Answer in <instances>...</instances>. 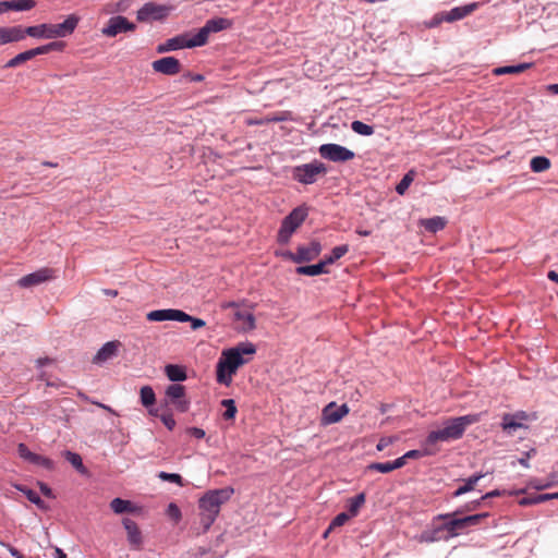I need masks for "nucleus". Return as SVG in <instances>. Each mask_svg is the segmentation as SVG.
Returning a JSON list of instances; mask_svg holds the SVG:
<instances>
[{
    "instance_id": "49",
    "label": "nucleus",
    "mask_w": 558,
    "mask_h": 558,
    "mask_svg": "<svg viewBox=\"0 0 558 558\" xmlns=\"http://www.w3.org/2000/svg\"><path fill=\"white\" fill-rule=\"evenodd\" d=\"M158 477L162 481L172 482L178 484L179 486H183V478L180 474L177 473H167V472H159Z\"/></svg>"
},
{
    "instance_id": "48",
    "label": "nucleus",
    "mask_w": 558,
    "mask_h": 558,
    "mask_svg": "<svg viewBox=\"0 0 558 558\" xmlns=\"http://www.w3.org/2000/svg\"><path fill=\"white\" fill-rule=\"evenodd\" d=\"M221 404L226 408V411L223 412V418L225 420L233 418L236 413V408H235L234 401L232 399H225V400H222Z\"/></svg>"
},
{
    "instance_id": "54",
    "label": "nucleus",
    "mask_w": 558,
    "mask_h": 558,
    "mask_svg": "<svg viewBox=\"0 0 558 558\" xmlns=\"http://www.w3.org/2000/svg\"><path fill=\"white\" fill-rule=\"evenodd\" d=\"M535 453L536 449L532 448L530 451L524 452L523 456L518 460V462L524 468H530L529 460Z\"/></svg>"
},
{
    "instance_id": "2",
    "label": "nucleus",
    "mask_w": 558,
    "mask_h": 558,
    "mask_svg": "<svg viewBox=\"0 0 558 558\" xmlns=\"http://www.w3.org/2000/svg\"><path fill=\"white\" fill-rule=\"evenodd\" d=\"M233 493L232 488L226 487L207 492L198 500L199 523L202 532L205 533L215 522L219 514L221 505L228 501Z\"/></svg>"
},
{
    "instance_id": "12",
    "label": "nucleus",
    "mask_w": 558,
    "mask_h": 558,
    "mask_svg": "<svg viewBox=\"0 0 558 558\" xmlns=\"http://www.w3.org/2000/svg\"><path fill=\"white\" fill-rule=\"evenodd\" d=\"M56 278V271L51 268H41L35 272L23 276L17 280L21 288H31Z\"/></svg>"
},
{
    "instance_id": "58",
    "label": "nucleus",
    "mask_w": 558,
    "mask_h": 558,
    "mask_svg": "<svg viewBox=\"0 0 558 558\" xmlns=\"http://www.w3.org/2000/svg\"><path fill=\"white\" fill-rule=\"evenodd\" d=\"M391 462V465H392V470H397V469H401L402 466L405 465L407 463V459L403 456L399 457L398 459L393 460V461H390Z\"/></svg>"
},
{
    "instance_id": "41",
    "label": "nucleus",
    "mask_w": 558,
    "mask_h": 558,
    "mask_svg": "<svg viewBox=\"0 0 558 558\" xmlns=\"http://www.w3.org/2000/svg\"><path fill=\"white\" fill-rule=\"evenodd\" d=\"M351 129L356 134L364 135V136H371L374 134V126L366 124L359 120H355L351 123Z\"/></svg>"
},
{
    "instance_id": "57",
    "label": "nucleus",
    "mask_w": 558,
    "mask_h": 558,
    "mask_svg": "<svg viewBox=\"0 0 558 558\" xmlns=\"http://www.w3.org/2000/svg\"><path fill=\"white\" fill-rule=\"evenodd\" d=\"M392 442V439L389 437H383L379 439V441L376 445V449L378 451H383L385 448H387Z\"/></svg>"
},
{
    "instance_id": "1",
    "label": "nucleus",
    "mask_w": 558,
    "mask_h": 558,
    "mask_svg": "<svg viewBox=\"0 0 558 558\" xmlns=\"http://www.w3.org/2000/svg\"><path fill=\"white\" fill-rule=\"evenodd\" d=\"M480 421L478 414H468L463 416L452 417L444 423L439 429L432 430L426 436L423 445L434 447L438 441L448 442L460 439L466 427Z\"/></svg>"
},
{
    "instance_id": "37",
    "label": "nucleus",
    "mask_w": 558,
    "mask_h": 558,
    "mask_svg": "<svg viewBox=\"0 0 558 558\" xmlns=\"http://www.w3.org/2000/svg\"><path fill=\"white\" fill-rule=\"evenodd\" d=\"M415 174H416L415 171L412 169V170H409L403 175V178L400 180V182L396 185V192L399 195H403L407 192V190L409 189L411 183L414 181Z\"/></svg>"
},
{
    "instance_id": "16",
    "label": "nucleus",
    "mask_w": 558,
    "mask_h": 558,
    "mask_svg": "<svg viewBox=\"0 0 558 558\" xmlns=\"http://www.w3.org/2000/svg\"><path fill=\"white\" fill-rule=\"evenodd\" d=\"M349 413V408L345 403L337 405L330 402L323 409L322 422L325 425L338 423Z\"/></svg>"
},
{
    "instance_id": "61",
    "label": "nucleus",
    "mask_w": 558,
    "mask_h": 558,
    "mask_svg": "<svg viewBox=\"0 0 558 558\" xmlns=\"http://www.w3.org/2000/svg\"><path fill=\"white\" fill-rule=\"evenodd\" d=\"M255 328V318L253 314L246 313V331Z\"/></svg>"
},
{
    "instance_id": "4",
    "label": "nucleus",
    "mask_w": 558,
    "mask_h": 558,
    "mask_svg": "<svg viewBox=\"0 0 558 558\" xmlns=\"http://www.w3.org/2000/svg\"><path fill=\"white\" fill-rule=\"evenodd\" d=\"M78 22L80 17L75 14H71L64 22L59 24H40L25 27V34L34 38H62L71 35L75 31Z\"/></svg>"
},
{
    "instance_id": "17",
    "label": "nucleus",
    "mask_w": 558,
    "mask_h": 558,
    "mask_svg": "<svg viewBox=\"0 0 558 558\" xmlns=\"http://www.w3.org/2000/svg\"><path fill=\"white\" fill-rule=\"evenodd\" d=\"M527 417L529 415L524 411H518L513 414L506 413L502 415L501 427L509 435H513L519 428H527V426L523 424V421H526Z\"/></svg>"
},
{
    "instance_id": "44",
    "label": "nucleus",
    "mask_w": 558,
    "mask_h": 558,
    "mask_svg": "<svg viewBox=\"0 0 558 558\" xmlns=\"http://www.w3.org/2000/svg\"><path fill=\"white\" fill-rule=\"evenodd\" d=\"M9 2L13 11H28L36 5L35 0H10Z\"/></svg>"
},
{
    "instance_id": "21",
    "label": "nucleus",
    "mask_w": 558,
    "mask_h": 558,
    "mask_svg": "<svg viewBox=\"0 0 558 558\" xmlns=\"http://www.w3.org/2000/svg\"><path fill=\"white\" fill-rule=\"evenodd\" d=\"M147 319L149 322H165V320H177L185 319L184 312L181 310L167 308V310H156L151 311L147 314Z\"/></svg>"
},
{
    "instance_id": "63",
    "label": "nucleus",
    "mask_w": 558,
    "mask_h": 558,
    "mask_svg": "<svg viewBox=\"0 0 558 558\" xmlns=\"http://www.w3.org/2000/svg\"><path fill=\"white\" fill-rule=\"evenodd\" d=\"M547 278H548L550 281H553V282H555V283H557V284H558V272H557V271H555V270H550V271H548V274H547Z\"/></svg>"
},
{
    "instance_id": "39",
    "label": "nucleus",
    "mask_w": 558,
    "mask_h": 558,
    "mask_svg": "<svg viewBox=\"0 0 558 558\" xmlns=\"http://www.w3.org/2000/svg\"><path fill=\"white\" fill-rule=\"evenodd\" d=\"M16 488L22 492L23 494H25V496L27 497V499L35 504L38 508L40 509H46L47 506L45 504V501L38 496V494L32 489H28L27 487L25 486H21V485H17Z\"/></svg>"
},
{
    "instance_id": "26",
    "label": "nucleus",
    "mask_w": 558,
    "mask_h": 558,
    "mask_svg": "<svg viewBox=\"0 0 558 558\" xmlns=\"http://www.w3.org/2000/svg\"><path fill=\"white\" fill-rule=\"evenodd\" d=\"M484 505V501L481 500V498L478 499H475V500H472V501H469L462 506H460L459 508H457L453 512L451 513H441V514H438L436 517V519H449L451 517H456V515H462L466 512H473L477 509H480V507Z\"/></svg>"
},
{
    "instance_id": "13",
    "label": "nucleus",
    "mask_w": 558,
    "mask_h": 558,
    "mask_svg": "<svg viewBox=\"0 0 558 558\" xmlns=\"http://www.w3.org/2000/svg\"><path fill=\"white\" fill-rule=\"evenodd\" d=\"M480 7V2H472L462 7L452 8L448 12L441 13V17L436 20L432 25H438L441 21H446L448 23L456 22L464 19L465 16L472 14Z\"/></svg>"
},
{
    "instance_id": "25",
    "label": "nucleus",
    "mask_w": 558,
    "mask_h": 558,
    "mask_svg": "<svg viewBox=\"0 0 558 558\" xmlns=\"http://www.w3.org/2000/svg\"><path fill=\"white\" fill-rule=\"evenodd\" d=\"M120 345L121 343L119 341L105 343L94 356L93 362L99 364L112 359L117 355Z\"/></svg>"
},
{
    "instance_id": "24",
    "label": "nucleus",
    "mask_w": 558,
    "mask_h": 558,
    "mask_svg": "<svg viewBox=\"0 0 558 558\" xmlns=\"http://www.w3.org/2000/svg\"><path fill=\"white\" fill-rule=\"evenodd\" d=\"M436 517L434 518V521H436ZM444 522V529L446 531V535L448 536V541L457 537L460 535V533L466 527L464 526V523L460 515L451 517L449 519H442Z\"/></svg>"
},
{
    "instance_id": "27",
    "label": "nucleus",
    "mask_w": 558,
    "mask_h": 558,
    "mask_svg": "<svg viewBox=\"0 0 558 558\" xmlns=\"http://www.w3.org/2000/svg\"><path fill=\"white\" fill-rule=\"evenodd\" d=\"M484 476H485L484 473L477 472V473H474L473 475H471L470 477H468L465 480H462L463 481V485L458 487L452 493V497L457 498L459 496H462V495L473 490L475 485L478 483V481L482 480Z\"/></svg>"
},
{
    "instance_id": "10",
    "label": "nucleus",
    "mask_w": 558,
    "mask_h": 558,
    "mask_svg": "<svg viewBox=\"0 0 558 558\" xmlns=\"http://www.w3.org/2000/svg\"><path fill=\"white\" fill-rule=\"evenodd\" d=\"M165 402L179 412H186L190 408V401L185 396V387L180 384L170 385L166 390Z\"/></svg>"
},
{
    "instance_id": "62",
    "label": "nucleus",
    "mask_w": 558,
    "mask_h": 558,
    "mask_svg": "<svg viewBox=\"0 0 558 558\" xmlns=\"http://www.w3.org/2000/svg\"><path fill=\"white\" fill-rule=\"evenodd\" d=\"M256 352V347L252 342L246 341L245 353L246 355H253Z\"/></svg>"
},
{
    "instance_id": "29",
    "label": "nucleus",
    "mask_w": 558,
    "mask_h": 558,
    "mask_svg": "<svg viewBox=\"0 0 558 558\" xmlns=\"http://www.w3.org/2000/svg\"><path fill=\"white\" fill-rule=\"evenodd\" d=\"M420 225L429 233H437L442 230L447 225L445 217L435 216L432 218L422 219Z\"/></svg>"
},
{
    "instance_id": "23",
    "label": "nucleus",
    "mask_w": 558,
    "mask_h": 558,
    "mask_svg": "<svg viewBox=\"0 0 558 558\" xmlns=\"http://www.w3.org/2000/svg\"><path fill=\"white\" fill-rule=\"evenodd\" d=\"M122 523H123L124 529L126 530L129 543L133 547L140 548L143 544V538H142L141 530H140L138 525L136 524V522L129 518H125V519H123Z\"/></svg>"
},
{
    "instance_id": "42",
    "label": "nucleus",
    "mask_w": 558,
    "mask_h": 558,
    "mask_svg": "<svg viewBox=\"0 0 558 558\" xmlns=\"http://www.w3.org/2000/svg\"><path fill=\"white\" fill-rule=\"evenodd\" d=\"M64 457L80 473H86V468L84 466L82 458L78 453L65 451Z\"/></svg>"
},
{
    "instance_id": "19",
    "label": "nucleus",
    "mask_w": 558,
    "mask_h": 558,
    "mask_svg": "<svg viewBox=\"0 0 558 558\" xmlns=\"http://www.w3.org/2000/svg\"><path fill=\"white\" fill-rule=\"evenodd\" d=\"M151 68L157 73L165 75H175L181 71L182 64L174 57H163L161 59L155 60L151 63Z\"/></svg>"
},
{
    "instance_id": "9",
    "label": "nucleus",
    "mask_w": 558,
    "mask_h": 558,
    "mask_svg": "<svg viewBox=\"0 0 558 558\" xmlns=\"http://www.w3.org/2000/svg\"><path fill=\"white\" fill-rule=\"evenodd\" d=\"M170 13V8L155 2L145 3L136 13L138 22L148 23L154 21H162Z\"/></svg>"
},
{
    "instance_id": "53",
    "label": "nucleus",
    "mask_w": 558,
    "mask_h": 558,
    "mask_svg": "<svg viewBox=\"0 0 558 558\" xmlns=\"http://www.w3.org/2000/svg\"><path fill=\"white\" fill-rule=\"evenodd\" d=\"M161 422L165 424V426L169 429V430H172L175 426V421L172 416V414L170 413H162L159 415Z\"/></svg>"
},
{
    "instance_id": "46",
    "label": "nucleus",
    "mask_w": 558,
    "mask_h": 558,
    "mask_svg": "<svg viewBox=\"0 0 558 558\" xmlns=\"http://www.w3.org/2000/svg\"><path fill=\"white\" fill-rule=\"evenodd\" d=\"M425 449L424 450H418V449H413V450H409L404 453V457L407 460L409 459H420L426 454H434L436 452L435 449H433L432 447H426L424 446Z\"/></svg>"
},
{
    "instance_id": "34",
    "label": "nucleus",
    "mask_w": 558,
    "mask_h": 558,
    "mask_svg": "<svg viewBox=\"0 0 558 558\" xmlns=\"http://www.w3.org/2000/svg\"><path fill=\"white\" fill-rule=\"evenodd\" d=\"M348 252H349V245L348 244H342V245L335 246L331 250L330 255L329 256H325L323 262L325 263L326 266L327 265H331L335 262H337L338 259H340L342 256H344Z\"/></svg>"
},
{
    "instance_id": "28",
    "label": "nucleus",
    "mask_w": 558,
    "mask_h": 558,
    "mask_svg": "<svg viewBox=\"0 0 558 558\" xmlns=\"http://www.w3.org/2000/svg\"><path fill=\"white\" fill-rule=\"evenodd\" d=\"M551 499H558L557 493L535 494L532 496L523 497L519 500V505L522 507L533 506L542 502H546Z\"/></svg>"
},
{
    "instance_id": "52",
    "label": "nucleus",
    "mask_w": 558,
    "mask_h": 558,
    "mask_svg": "<svg viewBox=\"0 0 558 558\" xmlns=\"http://www.w3.org/2000/svg\"><path fill=\"white\" fill-rule=\"evenodd\" d=\"M167 514L175 523H178L181 520V518H182V513H181L180 508L175 504H173V502L169 504V506L167 508Z\"/></svg>"
},
{
    "instance_id": "50",
    "label": "nucleus",
    "mask_w": 558,
    "mask_h": 558,
    "mask_svg": "<svg viewBox=\"0 0 558 558\" xmlns=\"http://www.w3.org/2000/svg\"><path fill=\"white\" fill-rule=\"evenodd\" d=\"M352 518L348 512H340L337 514L329 524V530H333L336 527H340L345 524V522Z\"/></svg>"
},
{
    "instance_id": "11",
    "label": "nucleus",
    "mask_w": 558,
    "mask_h": 558,
    "mask_svg": "<svg viewBox=\"0 0 558 558\" xmlns=\"http://www.w3.org/2000/svg\"><path fill=\"white\" fill-rule=\"evenodd\" d=\"M136 25L130 22L125 16L116 15L108 20L105 27L101 29V34L107 37H116L121 33L134 32Z\"/></svg>"
},
{
    "instance_id": "18",
    "label": "nucleus",
    "mask_w": 558,
    "mask_h": 558,
    "mask_svg": "<svg viewBox=\"0 0 558 558\" xmlns=\"http://www.w3.org/2000/svg\"><path fill=\"white\" fill-rule=\"evenodd\" d=\"M19 456L25 461L41 466L46 470H52L54 463L49 458L32 452L25 444H20L17 446Z\"/></svg>"
},
{
    "instance_id": "64",
    "label": "nucleus",
    "mask_w": 558,
    "mask_h": 558,
    "mask_svg": "<svg viewBox=\"0 0 558 558\" xmlns=\"http://www.w3.org/2000/svg\"><path fill=\"white\" fill-rule=\"evenodd\" d=\"M54 558H68L66 554L59 547H54Z\"/></svg>"
},
{
    "instance_id": "40",
    "label": "nucleus",
    "mask_w": 558,
    "mask_h": 558,
    "mask_svg": "<svg viewBox=\"0 0 558 558\" xmlns=\"http://www.w3.org/2000/svg\"><path fill=\"white\" fill-rule=\"evenodd\" d=\"M65 47L63 41H51L47 45L34 48L36 57L39 54H46L51 51H62Z\"/></svg>"
},
{
    "instance_id": "55",
    "label": "nucleus",
    "mask_w": 558,
    "mask_h": 558,
    "mask_svg": "<svg viewBox=\"0 0 558 558\" xmlns=\"http://www.w3.org/2000/svg\"><path fill=\"white\" fill-rule=\"evenodd\" d=\"M506 490H499V489H494L492 492H488L486 494H484L482 497H481V500L484 501V504L486 502V500L490 499V498H495V497H500V496H504L506 495Z\"/></svg>"
},
{
    "instance_id": "51",
    "label": "nucleus",
    "mask_w": 558,
    "mask_h": 558,
    "mask_svg": "<svg viewBox=\"0 0 558 558\" xmlns=\"http://www.w3.org/2000/svg\"><path fill=\"white\" fill-rule=\"evenodd\" d=\"M184 316H185V319H179V322L191 323V328L193 330H196V329H199V328H203L206 326V322L201 318L193 317V316L186 314L185 312H184Z\"/></svg>"
},
{
    "instance_id": "35",
    "label": "nucleus",
    "mask_w": 558,
    "mask_h": 558,
    "mask_svg": "<svg viewBox=\"0 0 558 558\" xmlns=\"http://www.w3.org/2000/svg\"><path fill=\"white\" fill-rule=\"evenodd\" d=\"M530 168L536 173L544 172L550 168V160L545 156H535L530 161Z\"/></svg>"
},
{
    "instance_id": "56",
    "label": "nucleus",
    "mask_w": 558,
    "mask_h": 558,
    "mask_svg": "<svg viewBox=\"0 0 558 558\" xmlns=\"http://www.w3.org/2000/svg\"><path fill=\"white\" fill-rule=\"evenodd\" d=\"M531 485L533 488L537 489V490H543V489H546L548 487H550L553 485L551 482H548V483H542L539 480H533L531 482Z\"/></svg>"
},
{
    "instance_id": "20",
    "label": "nucleus",
    "mask_w": 558,
    "mask_h": 558,
    "mask_svg": "<svg viewBox=\"0 0 558 558\" xmlns=\"http://www.w3.org/2000/svg\"><path fill=\"white\" fill-rule=\"evenodd\" d=\"M25 27L22 25L16 26H8V27H1L0 26V46L10 44V43H17L23 39H25Z\"/></svg>"
},
{
    "instance_id": "47",
    "label": "nucleus",
    "mask_w": 558,
    "mask_h": 558,
    "mask_svg": "<svg viewBox=\"0 0 558 558\" xmlns=\"http://www.w3.org/2000/svg\"><path fill=\"white\" fill-rule=\"evenodd\" d=\"M367 470L377 471L380 473H389L392 472V465L390 461L387 462H373L367 465Z\"/></svg>"
},
{
    "instance_id": "6",
    "label": "nucleus",
    "mask_w": 558,
    "mask_h": 558,
    "mask_svg": "<svg viewBox=\"0 0 558 558\" xmlns=\"http://www.w3.org/2000/svg\"><path fill=\"white\" fill-rule=\"evenodd\" d=\"M328 169L325 163L314 160L310 163L299 165L292 168L291 177L294 181L310 185L314 184L319 175H325Z\"/></svg>"
},
{
    "instance_id": "60",
    "label": "nucleus",
    "mask_w": 558,
    "mask_h": 558,
    "mask_svg": "<svg viewBox=\"0 0 558 558\" xmlns=\"http://www.w3.org/2000/svg\"><path fill=\"white\" fill-rule=\"evenodd\" d=\"M38 485H39L40 492L46 497H49V498L53 497L52 490H51V488L47 484L39 482Z\"/></svg>"
},
{
    "instance_id": "43",
    "label": "nucleus",
    "mask_w": 558,
    "mask_h": 558,
    "mask_svg": "<svg viewBox=\"0 0 558 558\" xmlns=\"http://www.w3.org/2000/svg\"><path fill=\"white\" fill-rule=\"evenodd\" d=\"M156 401L155 392L151 387L144 386L141 388V402L144 407L153 405Z\"/></svg>"
},
{
    "instance_id": "32",
    "label": "nucleus",
    "mask_w": 558,
    "mask_h": 558,
    "mask_svg": "<svg viewBox=\"0 0 558 558\" xmlns=\"http://www.w3.org/2000/svg\"><path fill=\"white\" fill-rule=\"evenodd\" d=\"M35 57H36V53H35L34 48L29 49V50H26L24 52H21V53L16 54L14 58L10 59L4 64V68L5 69L16 68V66L25 63L26 61L32 60Z\"/></svg>"
},
{
    "instance_id": "5",
    "label": "nucleus",
    "mask_w": 558,
    "mask_h": 558,
    "mask_svg": "<svg viewBox=\"0 0 558 558\" xmlns=\"http://www.w3.org/2000/svg\"><path fill=\"white\" fill-rule=\"evenodd\" d=\"M307 215L308 208L306 205H301L292 209L281 222L277 236L278 243L281 245L288 244L291 235L305 221Z\"/></svg>"
},
{
    "instance_id": "3",
    "label": "nucleus",
    "mask_w": 558,
    "mask_h": 558,
    "mask_svg": "<svg viewBox=\"0 0 558 558\" xmlns=\"http://www.w3.org/2000/svg\"><path fill=\"white\" fill-rule=\"evenodd\" d=\"M244 343H239L235 348L226 349L217 363L216 378L219 384L229 385L232 375L243 364Z\"/></svg>"
},
{
    "instance_id": "38",
    "label": "nucleus",
    "mask_w": 558,
    "mask_h": 558,
    "mask_svg": "<svg viewBox=\"0 0 558 558\" xmlns=\"http://www.w3.org/2000/svg\"><path fill=\"white\" fill-rule=\"evenodd\" d=\"M110 508L114 513L121 514L124 512L132 511V504L129 500H124L121 498H114L110 502Z\"/></svg>"
},
{
    "instance_id": "8",
    "label": "nucleus",
    "mask_w": 558,
    "mask_h": 558,
    "mask_svg": "<svg viewBox=\"0 0 558 558\" xmlns=\"http://www.w3.org/2000/svg\"><path fill=\"white\" fill-rule=\"evenodd\" d=\"M231 25L232 22L225 17H215L208 20L205 25L194 34L197 46H204L208 41L210 34L228 29L231 27Z\"/></svg>"
},
{
    "instance_id": "36",
    "label": "nucleus",
    "mask_w": 558,
    "mask_h": 558,
    "mask_svg": "<svg viewBox=\"0 0 558 558\" xmlns=\"http://www.w3.org/2000/svg\"><path fill=\"white\" fill-rule=\"evenodd\" d=\"M531 66H532V63H520L517 65L500 66V68L495 69L494 72L497 75L514 74V73H521Z\"/></svg>"
},
{
    "instance_id": "31",
    "label": "nucleus",
    "mask_w": 558,
    "mask_h": 558,
    "mask_svg": "<svg viewBox=\"0 0 558 558\" xmlns=\"http://www.w3.org/2000/svg\"><path fill=\"white\" fill-rule=\"evenodd\" d=\"M365 500H366L365 493H360V494L355 495L354 497L349 498L348 504H347V508H348L347 512L351 517L357 515L361 507L365 504Z\"/></svg>"
},
{
    "instance_id": "59",
    "label": "nucleus",
    "mask_w": 558,
    "mask_h": 558,
    "mask_svg": "<svg viewBox=\"0 0 558 558\" xmlns=\"http://www.w3.org/2000/svg\"><path fill=\"white\" fill-rule=\"evenodd\" d=\"M187 433L196 438H203L205 436V432L197 427L189 428Z\"/></svg>"
},
{
    "instance_id": "33",
    "label": "nucleus",
    "mask_w": 558,
    "mask_h": 558,
    "mask_svg": "<svg viewBox=\"0 0 558 558\" xmlns=\"http://www.w3.org/2000/svg\"><path fill=\"white\" fill-rule=\"evenodd\" d=\"M165 373L171 381H183L186 379V372L180 365L169 364L165 367Z\"/></svg>"
},
{
    "instance_id": "45",
    "label": "nucleus",
    "mask_w": 558,
    "mask_h": 558,
    "mask_svg": "<svg viewBox=\"0 0 558 558\" xmlns=\"http://www.w3.org/2000/svg\"><path fill=\"white\" fill-rule=\"evenodd\" d=\"M488 515H489L488 512H482V513H475V514H470V515L461 517V519H462V521L464 523V526L468 529L470 526H474V525L480 524L482 522V520H484Z\"/></svg>"
},
{
    "instance_id": "15",
    "label": "nucleus",
    "mask_w": 558,
    "mask_h": 558,
    "mask_svg": "<svg viewBox=\"0 0 558 558\" xmlns=\"http://www.w3.org/2000/svg\"><path fill=\"white\" fill-rule=\"evenodd\" d=\"M322 244L317 240L311 241L308 245H300L295 252V264H303L314 260L322 252Z\"/></svg>"
},
{
    "instance_id": "22",
    "label": "nucleus",
    "mask_w": 558,
    "mask_h": 558,
    "mask_svg": "<svg viewBox=\"0 0 558 558\" xmlns=\"http://www.w3.org/2000/svg\"><path fill=\"white\" fill-rule=\"evenodd\" d=\"M416 539L421 543H434L439 541H448V536L446 535V531L444 529V523L439 525H434L430 529L424 530Z\"/></svg>"
},
{
    "instance_id": "14",
    "label": "nucleus",
    "mask_w": 558,
    "mask_h": 558,
    "mask_svg": "<svg viewBox=\"0 0 558 558\" xmlns=\"http://www.w3.org/2000/svg\"><path fill=\"white\" fill-rule=\"evenodd\" d=\"M198 47L195 40L194 35L191 33H185L173 38H170L166 41L165 45H160L158 47V52H165L170 50L183 49V48H194Z\"/></svg>"
},
{
    "instance_id": "7",
    "label": "nucleus",
    "mask_w": 558,
    "mask_h": 558,
    "mask_svg": "<svg viewBox=\"0 0 558 558\" xmlns=\"http://www.w3.org/2000/svg\"><path fill=\"white\" fill-rule=\"evenodd\" d=\"M318 153L322 158L332 162H345L355 157L353 150L335 143L320 145Z\"/></svg>"
},
{
    "instance_id": "30",
    "label": "nucleus",
    "mask_w": 558,
    "mask_h": 558,
    "mask_svg": "<svg viewBox=\"0 0 558 558\" xmlns=\"http://www.w3.org/2000/svg\"><path fill=\"white\" fill-rule=\"evenodd\" d=\"M325 267H326V265L322 259L319 263L314 264V265H301V266L296 267L295 271L299 275L314 277V276H318L322 274H327L328 271L326 270Z\"/></svg>"
}]
</instances>
